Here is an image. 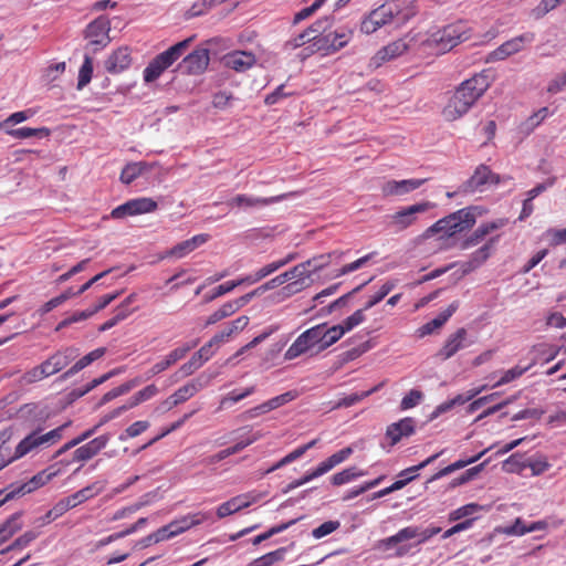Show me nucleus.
Returning <instances> with one entry per match:
<instances>
[{"label":"nucleus","instance_id":"1","mask_svg":"<svg viewBox=\"0 0 566 566\" xmlns=\"http://www.w3.org/2000/svg\"><path fill=\"white\" fill-rule=\"evenodd\" d=\"M69 426L70 422H66L48 432H43V429L38 426L29 431L14 448L11 447V440L14 438V428L8 427L0 431V459L4 460V465L7 467L28 454L48 449L62 439L63 431Z\"/></svg>","mask_w":566,"mask_h":566},{"label":"nucleus","instance_id":"2","mask_svg":"<svg viewBox=\"0 0 566 566\" xmlns=\"http://www.w3.org/2000/svg\"><path fill=\"white\" fill-rule=\"evenodd\" d=\"M491 86L486 73H476L460 83L453 91L446 94V103L441 116L446 122H455L462 118L476 104Z\"/></svg>","mask_w":566,"mask_h":566},{"label":"nucleus","instance_id":"3","mask_svg":"<svg viewBox=\"0 0 566 566\" xmlns=\"http://www.w3.org/2000/svg\"><path fill=\"white\" fill-rule=\"evenodd\" d=\"M441 532V527L430 525L426 528H420L419 526L410 525L399 530L396 534L379 539L376 543V548L382 552H388L394 549V557L400 558L409 554L412 545L403 544V542L418 538L417 544H423L429 541L434 535Z\"/></svg>","mask_w":566,"mask_h":566},{"label":"nucleus","instance_id":"4","mask_svg":"<svg viewBox=\"0 0 566 566\" xmlns=\"http://www.w3.org/2000/svg\"><path fill=\"white\" fill-rule=\"evenodd\" d=\"M405 2V0H391L373 10L368 17L363 20L361 31L366 34L374 33L379 28L390 23L394 19H397L399 23H405L415 14L412 10L405 11L402 9Z\"/></svg>","mask_w":566,"mask_h":566},{"label":"nucleus","instance_id":"5","mask_svg":"<svg viewBox=\"0 0 566 566\" xmlns=\"http://www.w3.org/2000/svg\"><path fill=\"white\" fill-rule=\"evenodd\" d=\"M472 35V29L465 21H457L431 33L427 40L430 48L446 53L460 43L468 41Z\"/></svg>","mask_w":566,"mask_h":566},{"label":"nucleus","instance_id":"6","mask_svg":"<svg viewBox=\"0 0 566 566\" xmlns=\"http://www.w3.org/2000/svg\"><path fill=\"white\" fill-rule=\"evenodd\" d=\"M474 208L468 207L439 219L427 229V235L442 233L444 237H453L470 230L475 224Z\"/></svg>","mask_w":566,"mask_h":566},{"label":"nucleus","instance_id":"7","mask_svg":"<svg viewBox=\"0 0 566 566\" xmlns=\"http://www.w3.org/2000/svg\"><path fill=\"white\" fill-rule=\"evenodd\" d=\"M210 518V514L207 512H197L188 514L179 520L172 521L171 523L158 528L154 532L157 543L169 539L177 536L187 530L199 525Z\"/></svg>","mask_w":566,"mask_h":566},{"label":"nucleus","instance_id":"8","mask_svg":"<svg viewBox=\"0 0 566 566\" xmlns=\"http://www.w3.org/2000/svg\"><path fill=\"white\" fill-rule=\"evenodd\" d=\"M354 452V449L352 447H346L331 457H328L326 460L322 461L314 470H311L306 472L301 479H297L293 482H291L287 486L289 490H293L296 488L302 486L303 484L324 475L325 473L329 472L332 469H334L336 465L343 463L346 461Z\"/></svg>","mask_w":566,"mask_h":566},{"label":"nucleus","instance_id":"9","mask_svg":"<svg viewBox=\"0 0 566 566\" xmlns=\"http://www.w3.org/2000/svg\"><path fill=\"white\" fill-rule=\"evenodd\" d=\"M353 38V30L346 27H340L328 33L317 34V39L312 46L317 52H324V54H332L348 44Z\"/></svg>","mask_w":566,"mask_h":566},{"label":"nucleus","instance_id":"10","mask_svg":"<svg viewBox=\"0 0 566 566\" xmlns=\"http://www.w3.org/2000/svg\"><path fill=\"white\" fill-rule=\"evenodd\" d=\"M434 207L436 205L431 201H421L403 207L390 216L389 226L396 231L406 230L417 222L418 214L424 213Z\"/></svg>","mask_w":566,"mask_h":566},{"label":"nucleus","instance_id":"11","mask_svg":"<svg viewBox=\"0 0 566 566\" xmlns=\"http://www.w3.org/2000/svg\"><path fill=\"white\" fill-rule=\"evenodd\" d=\"M111 22L107 17L101 15L92 21L85 31L88 45L93 46V53L105 48L109 42Z\"/></svg>","mask_w":566,"mask_h":566},{"label":"nucleus","instance_id":"12","mask_svg":"<svg viewBox=\"0 0 566 566\" xmlns=\"http://www.w3.org/2000/svg\"><path fill=\"white\" fill-rule=\"evenodd\" d=\"M302 264H304L302 275L295 276L293 279L294 281L290 282L289 284L282 287L281 294L283 297H290L308 287L312 283L311 276L313 272L323 269L327 264V261L317 263V259H312L306 262H303Z\"/></svg>","mask_w":566,"mask_h":566},{"label":"nucleus","instance_id":"13","mask_svg":"<svg viewBox=\"0 0 566 566\" xmlns=\"http://www.w3.org/2000/svg\"><path fill=\"white\" fill-rule=\"evenodd\" d=\"M535 41L534 32H525L515 38H512L504 43H502L499 48L492 51L489 55L490 61H503L506 57L516 54L525 49L526 45L533 43Z\"/></svg>","mask_w":566,"mask_h":566},{"label":"nucleus","instance_id":"14","mask_svg":"<svg viewBox=\"0 0 566 566\" xmlns=\"http://www.w3.org/2000/svg\"><path fill=\"white\" fill-rule=\"evenodd\" d=\"M297 195V192H289V193H282L279 196H273L269 198L263 197H254L245 193H240L231 198L227 201L228 207L231 209H252V208H260L265 207L272 203L280 202L284 199H287L290 197H293Z\"/></svg>","mask_w":566,"mask_h":566},{"label":"nucleus","instance_id":"15","mask_svg":"<svg viewBox=\"0 0 566 566\" xmlns=\"http://www.w3.org/2000/svg\"><path fill=\"white\" fill-rule=\"evenodd\" d=\"M78 356V349L73 346L62 347L51 354L41 364L45 368V374L50 377L67 367Z\"/></svg>","mask_w":566,"mask_h":566},{"label":"nucleus","instance_id":"16","mask_svg":"<svg viewBox=\"0 0 566 566\" xmlns=\"http://www.w3.org/2000/svg\"><path fill=\"white\" fill-rule=\"evenodd\" d=\"M157 202L147 197L130 199L125 203L113 209L111 216L114 219H122L127 216H137L143 213H149L157 209Z\"/></svg>","mask_w":566,"mask_h":566},{"label":"nucleus","instance_id":"17","mask_svg":"<svg viewBox=\"0 0 566 566\" xmlns=\"http://www.w3.org/2000/svg\"><path fill=\"white\" fill-rule=\"evenodd\" d=\"M331 25V19L325 17L315 21L307 29L298 33L296 36L291 38L284 44L286 50H295L307 42H315L317 39V34L326 32L327 28Z\"/></svg>","mask_w":566,"mask_h":566},{"label":"nucleus","instance_id":"18","mask_svg":"<svg viewBox=\"0 0 566 566\" xmlns=\"http://www.w3.org/2000/svg\"><path fill=\"white\" fill-rule=\"evenodd\" d=\"M428 179H403V180H387L381 185V195L384 197H402L417 189L427 182Z\"/></svg>","mask_w":566,"mask_h":566},{"label":"nucleus","instance_id":"19","mask_svg":"<svg viewBox=\"0 0 566 566\" xmlns=\"http://www.w3.org/2000/svg\"><path fill=\"white\" fill-rule=\"evenodd\" d=\"M416 431V420L411 417H406L397 422L390 423L386 429V438L389 440V446L394 447L403 438L412 436Z\"/></svg>","mask_w":566,"mask_h":566},{"label":"nucleus","instance_id":"20","mask_svg":"<svg viewBox=\"0 0 566 566\" xmlns=\"http://www.w3.org/2000/svg\"><path fill=\"white\" fill-rule=\"evenodd\" d=\"M132 64L130 50L120 46L113 51L104 62V67L109 74H119L129 69Z\"/></svg>","mask_w":566,"mask_h":566},{"label":"nucleus","instance_id":"21","mask_svg":"<svg viewBox=\"0 0 566 566\" xmlns=\"http://www.w3.org/2000/svg\"><path fill=\"white\" fill-rule=\"evenodd\" d=\"M505 224V219H497L495 221L480 224L469 237L461 241L460 249L468 250L478 245L488 234L503 228Z\"/></svg>","mask_w":566,"mask_h":566},{"label":"nucleus","instance_id":"22","mask_svg":"<svg viewBox=\"0 0 566 566\" xmlns=\"http://www.w3.org/2000/svg\"><path fill=\"white\" fill-rule=\"evenodd\" d=\"M109 441L108 434H102L87 443L78 447L73 452V462H86L97 455L101 450H103Z\"/></svg>","mask_w":566,"mask_h":566},{"label":"nucleus","instance_id":"23","mask_svg":"<svg viewBox=\"0 0 566 566\" xmlns=\"http://www.w3.org/2000/svg\"><path fill=\"white\" fill-rule=\"evenodd\" d=\"M468 332L464 327L458 328L454 333L450 334L442 347L438 350L437 357L441 360H447L453 357L460 349L464 347Z\"/></svg>","mask_w":566,"mask_h":566},{"label":"nucleus","instance_id":"24","mask_svg":"<svg viewBox=\"0 0 566 566\" xmlns=\"http://www.w3.org/2000/svg\"><path fill=\"white\" fill-rule=\"evenodd\" d=\"M209 61V50L199 48L192 51L182 60L181 67L188 74H201L208 67Z\"/></svg>","mask_w":566,"mask_h":566},{"label":"nucleus","instance_id":"25","mask_svg":"<svg viewBox=\"0 0 566 566\" xmlns=\"http://www.w3.org/2000/svg\"><path fill=\"white\" fill-rule=\"evenodd\" d=\"M18 417L28 424L31 431L38 426L44 430L45 428L43 424L45 423L49 416L45 415L44 410L40 408L38 403L30 402L24 403L19 408Z\"/></svg>","mask_w":566,"mask_h":566},{"label":"nucleus","instance_id":"26","mask_svg":"<svg viewBox=\"0 0 566 566\" xmlns=\"http://www.w3.org/2000/svg\"><path fill=\"white\" fill-rule=\"evenodd\" d=\"M408 50V44L399 39L394 41L386 46L381 48L377 53L371 57L370 65L374 67L381 66L385 62L396 59L403 54Z\"/></svg>","mask_w":566,"mask_h":566},{"label":"nucleus","instance_id":"27","mask_svg":"<svg viewBox=\"0 0 566 566\" xmlns=\"http://www.w3.org/2000/svg\"><path fill=\"white\" fill-rule=\"evenodd\" d=\"M256 63L252 52L233 51L223 56V64L235 72H245Z\"/></svg>","mask_w":566,"mask_h":566},{"label":"nucleus","instance_id":"28","mask_svg":"<svg viewBox=\"0 0 566 566\" xmlns=\"http://www.w3.org/2000/svg\"><path fill=\"white\" fill-rule=\"evenodd\" d=\"M201 386L195 381L188 382L180 388H178L172 395H170L167 399L161 402V407L165 410H171L176 406L189 400L193 397L199 390Z\"/></svg>","mask_w":566,"mask_h":566},{"label":"nucleus","instance_id":"29","mask_svg":"<svg viewBox=\"0 0 566 566\" xmlns=\"http://www.w3.org/2000/svg\"><path fill=\"white\" fill-rule=\"evenodd\" d=\"M209 239L210 235L206 233L193 235L192 238L174 245L166 252V256H172L176 259L185 258L198 247L205 244Z\"/></svg>","mask_w":566,"mask_h":566},{"label":"nucleus","instance_id":"30","mask_svg":"<svg viewBox=\"0 0 566 566\" xmlns=\"http://www.w3.org/2000/svg\"><path fill=\"white\" fill-rule=\"evenodd\" d=\"M499 184L500 177L491 171L485 165H480L471 178L468 180L467 186L471 191L480 189L486 184Z\"/></svg>","mask_w":566,"mask_h":566},{"label":"nucleus","instance_id":"31","mask_svg":"<svg viewBox=\"0 0 566 566\" xmlns=\"http://www.w3.org/2000/svg\"><path fill=\"white\" fill-rule=\"evenodd\" d=\"M458 305L455 303L450 304L443 312H441L437 317L423 324L418 328L417 333L419 337H424L427 335L432 334L434 331L441 328L448 319L453 315L457 311Z\"/></svg>","mask_w":566,"mask_h":566},{"label":"nucleus","instance_id":"32","mask_svg":"<svg viewBox=\"0 0 566 566\" xmlns=\"http://www.w3.org/2000/svg\"><path fill=\"white\" fill-rule=\"evenodd\" d=\"M485 389H486V385H483V386H481L479 388L469 390L467 395H463V394L457 395L454 398H452V399H450L448 401H444L443 403L439 405L436 408V410L433 412V416L436 417V416H438L440 413L447 412L450 409H452L454 406L464 405L465 402L472 400L474 397H476L479 394H481Z\"/></svg>","mask_w":566,"mask_h":566},{"label":"nucleus","instance_id":"33","mask_svg":"<svg viewBox=\"0 0 566 566\" xmlns=\"http://www.w3.org/2000/svg\"><path fill=\"white\" fill-rule=\"evenodd\" d=\"M105 353H106L105 347H98V348L90 352L88 354H86L85 356H83L82 358L76 360L74 363V365L62 375V378L67 379L72 376H74L75 374H77L78 371H81L82 369H84L85 367L91 365L93 361L102 358L105 355Z\"/></svg>","mask_w":566,"mask_h":566},{"label":"nucleus","instance_id":"34","mask_svg":"<svg viewBox=\"0 0 566 566\" xmlns=\"http://www.w3.org/2000/svg\"><path fill=\"white\" fill-rule=\"evenodd\" d=\"M192 40L193 36H190L184 41L176 43L168 50L157 55L160 62L166 66V69L170 67L184 54V52L190 45Z\"/></svg>","mask_w":566,"mask_h":566},{"label":"nucleus","instance_id":"35","mask_svg":"<svg viewBox=\"0 0 566 566\" xmlns=\"http://www.w3.org/2000/svg\"><path fill=\"white\" fill-rule=\"evenodd\" d=\"M496 238H492L483 247L473 252L470 259L463 264L464 272L473 271L481 266L491 255V250L495 243Z\"/></svg>","mask_w":566,"mask_h":566},{"label":"nucleus","instance_id":"36","mask_svg":"<svg viewBox=\"0 0 566 566\" xmlns=\"http://www.w3.org/2000/svg\"><path fill=\"white\" fill-rule=\"evenodd\" d=\"M22 528L21 513L12 514L0 526V545L11 538L15 533Z\"/></svg>","mask_w":566,"mask_h":566},{"label":"nucleus","instance_id":"37","mask_svg":"<svg viewBox=\"0 0 566 566\" xmlns=\"http://www.w3.org/2000/svg\"><path fill=\"white\" fill-rule=\"evenodd\" d=\"M384 386V382H380L378 385H376L375 387L370 388L369 390H366V391H363L360 394L358 392H355V394H350L349 396H346L342 399H339L335 406L333 407V409H339V408H348V407H352L358 402H360L361 400H364L365 398L369 397L370 395H373L374 392L378 391L381 387Z\"/></svg>","mask_w":566,"mask_h":566},{"label":"nucleus","instance_id":"38","mask_svg":"<svg viewBox=\"0 0 566 566\" xmlns=\"http://www.w3.org/2000/svg\"><path fill=\"white\" fill-rule=\"evenodd\" d=\"M50 129L46 127L40 128H31V127H20L13 129H6V134L15 138V139H27L31 137H48L50 135Z\"/></svg>","mask_w":566,"mask_h":566},{"label":"nucleus","instance_id":"39","mask_svg":"<svg viewBox=\"0 0 566 566\" xmlns=\"http://www.w3.org/2000/svg\"><path fill=\"white\" fill-rule=\"evenodd\" d=\"M312 347L308 344V340L305 338L303 334H300L297 338L291 344V346L286 349L284 354L285 360H293L306 353H308Z\"/></svg>","mask_w":566,"mask_h":566},{"label":"nucleus","instance_id":"40","mask_svg":"<svg viewBox=\"0 0 566 566\" xmlns=\"http://www.w3.org/2000/svg\"><path fill=\"white\" fill-rule=\"evenodd\" d=\"M106 483L104 481H95L92 484L78 490L73 493L75 495V500L78 504H82L98 494H101L105 490Z\"/></svg>","mask_w":566,"mask_h":566},{"label":"nucleus","instance_id":"41","mask_svg":"<svg viewBox=\"0 0 566 566\" xmlns=\"http://www.w3.org/2000/svg\"><path fill=\"white\" fill-rule=\"evenodd\" d=\"M321 325H323L322 335H324L322 349H327L329 346L338 342L345 334L339 324L331 327H328L326 323H322Z\"/></svg>","mask_w":566,"mask_h":566},{"label":"nucleus","instance_id":"42","mask_svg":"<svg viewBox=\"0 0 566 566\" xmlns=\"http://www.w3.org/2000/svg\"><path fill=\"white\" fill-rule=\"evenodd\" d=\"M365 472L363 470H359L356 467L344 469L340 472L335 473L332 479L331 483L335 486H339L346 483H349L354 481L357 478L364 476Z\"/></svg>","mask_w":566,"mask_h":566},{"label":"nucleus","instance_id":"43","mask_svg":"<svg viewBox=\"0 0 566 566\" xmlns=\"http://www.w3.org/2000/svg\"><path fill=\"white\" fill-rule=\"evenodd\" d=\"M40 532L31 530L23 533L21 536L15 538L9 546L0 552V554H6L11 551H22L28 547L38 536Z\"/></svg>","mask_w":566,"mask_h":566},{"label":"nucleus","instance_id":"44","mask_svg":"<svg viewBox=\"0 0 566 566\" xmlns=\"http://www.w3.org/2000/svg\"><path fill=\"white\" fill-rule=\"evenodd\" d=\"M286 554L285 547H280L273 552L266 553L255 559H253L248 566H272L277 562L284 559Z\"/></svg>","mask_w":566,"mask_h":566},{"label":"nucleus","instance_id":"45","mask_svg":"<svg viewBox=\"0 0 566 566\" xmlns=\"http://www.w3.org/2000/svg\"><path fill=\"white\" fill-rule=\"evenodd\" d=\"M49 376L45 374V368L42 364H39L31 369L27 370L19 379L20 385L29 386L39 382Z\"/></svg>","mask_w":566,"mask_h":566},{"label":"nucleus","instance_id":"46","mask_svg":"<svg viewBox=\"0 0 566 566\" xmlns=\"http://www.w3.org/2000/svg\"><path fill=\"white\" fill-rule=\"evenodd\" d=\"M254 392L255 386H249L241 392H237L235 390H233L221 398L218 409L222 410L224 408H228L231 403H237Z\"/></svg>","mask_w":566,"mask_h":566},{"label":"nucleus","instance_id":"47","mask_svg":"<svg viewBox=\"0 0 566 566\" xmlns=\"http://www.w3.org/2000/svg\"><path fill=\"white\" fill-rule=\"evenodd\" d=\"M166 66L160 62L159 57H154L144 70V81L150 83L156 81L165 71Z\"/></svg>","mask_w":566,"mask_h":566},{"label":"nucleus","instance_id":"48","mask_svg":"<svg viewBox=\"0 0 566 566\" xmlns=\"http://www.w3.org/2000/svg\"><path fill=\"white\" fill-rule=\"evenodd\" d=\"M93 74V59L86 54L84 56V62L78 71V81H77V88L82 90L84 86H86L91 80Z\"/></svg>","mask_w":566,"mask_h":566},{"label":"nucleus","instance_id":"49","mask_svg":"<svg viewBox=\"0 0 566 566\" xmlns=\"http://www.w3.org/2000/svg\"><path fill=\"white\" fill-rule=\"evenodd\" d=\"M303 270H304V264L300 263V264L293 266L291 270L270 280L269 281L270 286L272 289H274V287H277V286L284 284L285 282H287L290 280H293L295 276H301Z\"/></svg>","mask_w":566,"mask_h":566},{"label":"nucleus","instance_id":"50","mask_svg":"<svg viewBox=\"0 0 566 566\" xmlns=\"http://www.w3.org/2000/svg\"><path fill=\"white\" fill-rule=\"evenodd\" d=\"M238 431H247L244 434L240 436L241 439L235 443L240 452L263 437L261 431H253L249 427L240 428Z\"/></svg>","mask_w":566,"mask_h":566},{"label":"nucleus","instance_id":"51","mask_svg":"<svg viewBox=\"0 0 566 566\" xmlns=\"http://www.w3.org/2000/svg\"><path fill=\"white\" fill-rule=\"evenodd\" d=\"M238 431H247L244 434L240 436L241 439L235 443L240 452L263 437L261 431H253L249 427L240 428Z\"/></svg>","mask_w":566,"mask_h":566},{"label":"nucleus","instance_id":"52","mask_svg":"<svg viewBox=\"0 0 566 566\" xmlns=\"http://www.w3.org/2000/svg\"><path fill=\"white\" fill-rule=\"evenodd\" d=\"M32 115L33 112H31L30 109L12 113L9 117H7L4 120L0 123V130H3L6 133V129H12V125L20 124L29 119Z\"/></svg>","mask_w":566,"mask_h":566},{"label":"nucleus","instance_id":"53","mask_svg":"<svg viewBox=\"0 0 566 566\" xmlns=\"http://www.w3.org/2000/svg\"><path fill=\"white\" fill-rule=\"evenodd\" d=\"M138 295L136 293H130L119 305L116 306L115 312L123 318L126 319L133 313H135L138 307H132V305L137 301Z\"/></svg>","mask_w":566,"mask_h":566},{"label":"nucleus","instance_id":"54","mask_svg":"<svg viewBox=\"0 0 566 566\" xmlns=\"http://www.w3.org/2000/svg\"><path fill=\"white\" fill-rule=\"evenodd\" d=\"M322 328H323V325L318 324V325H315L302 333L305 336V338L308 340L310 346L312 348L317 346L318 352L323 350L322 346H323L324 335H322Z\"/></svg>","mask_w":566,"mask_h":566},{"label":"nucleus","instance_id":"55","mask_svg":"<svg viewBox=\"0 0 566 566\" xmlns=\"http://www.w3.org/2000/svg\"><path fill=\"white\" fill-rule=\"evenodd\" d=\"M533 365H534V363L530 364L526 367L515 366V367L504 371L503 376L494 384L493 387H499V386L509 384V382L517 379L524 373H526Z\"/></svg>","mask_w":566,"mask_h":566},{"label":"nucleus","instance_id":"56","mask_svg":"<svg viewBox=\"0 0 566 566\" xmlns=\"http://www.w3.org/2000/svg\"><path fill=\"white\" fill-rule=\"evenodd\" d=\"M235 313V307L230 302L224 303L217 311L210 314L207 318L206 325H213L219 321L229 317Z\"/></svg>","mask_w":566,"mask_h":566},{"label":"nucleus","instance_id":"57","mask_svg":"<svg viewBox=\"0 0 566 566\" xmlns=\"http://www.w3.org/2000/svg\"><path fill=\"white\" fill-rule=\"evenodd\" d=\"M325 2L326 0H315L310 7L303 8L296 12L293 17L292 24L296 25L303 20L311 18Z\"/></svg>","mask_w":566,"mask_h":566},{"label":"nucleus","instance_id":"58","mask_svg":"<svg viewBox=\"0 0 566 566\" xmlns=\"http://www.w3.org/2000/svg\"><path fill=\"white\" fill-rule=\"evenodd\" d=\"M143 172V167L140 164L134 163L126 165L120 172V181L123 184L129 185L135 179H137Z\"/></svg>","mask_w":566,"mask_h":566},{"label":"nucleus","instance_id":"59","mask_svg":"<svg viewBox=\"0 0 566 566\" xmlns=\"http://www.w3.org/2000/svg\"><path fill=\"white\" fill-rule=\"evenodd\" d=\"M149 428V422L145 420H139L132 423L126 428L125 432L119 436L120 441H125L128 438H135L143 432H145Z\"/></svg>","mask_w":566,"mask_h":566},{"label":"nucleus","instance_id":"60","mask_svg":"<svg viewBox=\"0 0 566 566\" xmlns=\"http://www.w3.org/2000/svg\"><path fill=\"white\" fill-rule=\"evenodd\" d=\"M394 287H395V284L391 282H386L385 284H382L380 286V289L378 290V292H376L367 301V303L364 306V310L367 311V310L371 308L373 306H375L376 304H378L379 302H381L391 292V290Z\"/></svg>","mask_w":566,"mask_h":566},{"label":"nucleus","instance_id":"61","mask_svg":"<svg viewBox=\"0 0 566 566\" xmlns=\"http://www.w3.org/2000/svg\"><path fill=\"white\" fill-rule=\"evenodd\" d=\"M481 506L476 503L463 505L449 514V521L454 522L476 513Z\"/></svg>","mask_w":566,"mask_h":566},{"label":"nucleus","instance_id":"62","mask_svg":"<svg viewBox=\"0 0 566 566\" xmlns=\"http://www.w3.org/2000/svg\"><path fill=\"white\" fill-rule=\"evenodd\" d=\"M564 2L566 0H542L533 10V14L536 19H541Z\"/></svg>","mask_w":566,"mask_h":566},{"label":"nucleus","instance_id":"63","mask_svg":"<svg viewBox=\"0 0 566 566\" xmlns=\"http://www.w3.org/2000/svg\"><path fill=\"white\" fill-rule=\"evenodd\" d=\"M423 398L422 391L418 389H411L402 399L400 402V409L401 410H409L417 405L420 403V401Z\"/></svg>","mask_w":566,"mask_h":566},{"label":"nucleus","instance_id":"64","mask_svg":"<svg viewBox=\"0 0 566 566\" xmlns=\"http://www.w3.org/2000/svg\"><path fill=\"white\" fill-rule=\"evenodd\" d=\"M365 311L366 310H364V307L360 310H357L356 312H354L350 316L345 318L339 324L345 333L352 331L354 327H356L357 325H359L360 323H363L365 321V314H364Z\"/></svg>","mask_w":566,"mask_h":566}]
</instances>
